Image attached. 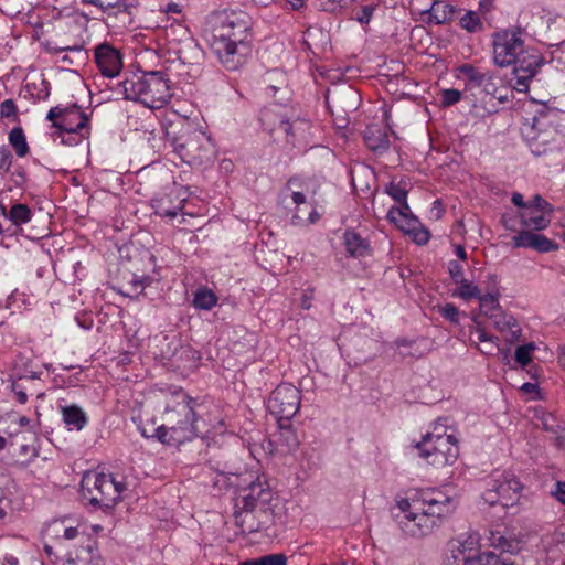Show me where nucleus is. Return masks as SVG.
Wrapping results in <instances>:
<instances>
[{"label":"nucleus","instance_id":"25","mask_svg":"<svg viewBox=\"0 0 565 565\" xmlns=\"http://www.w3.org/2000/svg\"><path fill=\"white\" fill-rule=\"evenodd\" d=\"M345 252L351 257H365L371 254V247L366 239L354 231H345L343 234Z\"/></svg>","mask_w":565,"mask_h":565},{"label":"nucleus","instance_id":"23","mask_svg":"<svg viewBox=\"0 0 565 565\" xmlns=\"http://www.w3.org/2000/svg\"><path fill=\"white\" fill-rule=\"evenodd\" d=\"M394 224L404 233L411 235L413 242L417 245H426L430 238L429 231L420 224L419 220L415 215L401 220Z\"/></svg>","mask_w":565,"mask_h":565},{"label":"nucleus","instance_id":"27","mask_svg":"<svg viewBox=\"0 0 565 565\" xmlns=\"http://www.w3.org/2000/svg\"><path fill=\"white\" fill-rule=\"evenodd\" d=\"M366 147L375 153H384L390 148L388 135L377 126H367L364 131Z\"/></svg>","mask_w":565,"mask_h":565},{"label":"nucleus","instance_id":"11","mask_svg":"<svg viewBox=\"0 0 565 565\" xmlns=\"http://www.w3.org/2000/svg\"><path fill=\"white\" fill-rule=\"evenodd\" d=\"M66 562L73 565H100L96 541L86 532L71 544L65 545Z\"/></svg>","mask_w":565,"mask_h":565},{"label":"nucleus","instance_id":"16","mask_svg":"<svg viewBox=\"0 0 565 565\" xmlns=\"http://www.w3.org/2000/svg\"><path fill=\"white\" fill-rule=\"evenodd\" d=\"M82 2L94 6L108 17H120L124 24L132 22V11L139 6V0H82Z\"/></svg>","mask_w":565,"mask_h":565},{"label":"nucleus","instance_id":"10","mask_svg":"<svg viewBox=\"0 0 565 565\" xmlns=\"http://www.w3.org/2000/svg\"><path fill=\"white\" fill-rule=\"evenodd\" d=\"M521 489V482L513 475H501L488 483L483 500L489 505L500 504L507 508L514 504Z\"/></svg>","mask_w":565,"mask_h":565},{"label":"nucleus","instance_id":"30","mask_svg":"<svg viewBox=\"0 0 565 565\" xmlns=\"http://www.w3.org/2000/svg\"><path fill=\"white\" fill-rule=\"evenodd\" d=\"M1 215L10 221L11 225L19 227L31 221L33 212L26 204L15 203L9 211L6 210V214Z\"/></svg>","mask_w":565,"mask_h":565},{"label":"nucleus","instance_id":"26","mask_svg":"<svg viewBox=\"0 0 565 565\" xmlns=\"http://www.w3.org/2000/svg\"><path fill=\"white\" fill-rule=\"evenodd\" d=\"M552 213L553 211L534 210L533 207L526 206V209L521 212L522 224L535 231L544 230L551 223Z\"/></svg>","mask_w":565,"mask_h":565},{"label":"nucleus","instance_id":"35","mask_svg":"<svg viewBox=\"0 0 565 565\" xmlns=\"http://www.w3.org/2000/svg\"><path fill=\"white\" fill-rule=\"evenodd\" d=\"M460 74L465 75L469 84L473 86H481L486 82V79H491V75L488 73H482L478 68H476L471 64H462L458 67Z\"/></svg>","mask_w":565,"mask_h":565},{"label":"nucleus","instance_id":"59","mask_svg":"<svg viewBox=\"0 0 565 565\" xmlns=\"http://www.w3.org/2000/svg\"><path fill=\"white\" fill-rule=\"evenodd\" d=\"M552 495L565 505V481H557L555 483V489L552 491Z\"/></svg>","mask_w":565,"mask_h":565},{"label":"nucleus","instance_id":"12","mask_svg":"<svg viewBox=\"0 0 565 565\" xmlns=\"http://www.w3.org/2000/svg\"><path fill=\"white\" fill-rule=\"evenodd\" d=\"M271 498L273 493L268 484L257 478L256 480L249 481L245 488L241 489L236 507L247 511H254L258 507L265 509Z\"/></svg>","mask_w":565,"mask_h":565},{"label":"nucleus","instance_id":"53","mask_svg":"<svg viewBox=\"0 0 565 565\" xmlns=\"http://www.w3.org/2000/svg\"><path fill=\"white\" fill-rule=\"evenodd\" d=\"M2 565H40L36 561L32 559H19L12 554H6L2 558Z\"/></svg>","mask_w":565,"mask_h":565},{"label":"nucleus","instance_id":"38","mask_svg":"<svg viewBox=\"0 0 565 565\" xmlns=\"http://www.w3.org/2000/svg\"><path fill=\"white\" fill-rule=\"evenodd\" d=\"M154 281L153 278L149 276L137 277L134 276L132 279L127 284L128 292L126 294L129 297H138L140 294H145V290L150 287V285Z\"/></svg>","mask_w":565,"mask_h":565},{"label":"nucleus","instance_id":"60","mask_svg":"<svg viewBox=\"0 0 565 565\" xmlns=\"http://www.w3.org/2000/svg\"><path fill=\"white\" fill-rule=\"evenodd\" d=\"M292 127L294 125L289 122V120H280L278 126L274 129L276 131H282L286 135L287 142H290V137L292 136Z\"/></svg>","mask_w":565,"mask_h":565},{"label":"nucleus","instance_id":"45","mask_svg":"<svg viewBox=\"0 0 565 565\" xmlns=\"http://www.w3.org/2000/svg\"><path fill=\"white\" fill-rule=\"evenodd\" d=\"M460 26L467 30L468 32H476L477 30L481 29L482 24L478 14L475 11H468L460 19Z\"/></svg>","mask_w":565,"mask_h":565},{"label":"nucleus","instance_id":"4","mask_svg":"<svg viewBox=\"0 0 565 565\" xmlns=\"http://www.w3.org/2000/svg\"><path fill=\"white\" fill-rule=\"evenodd\" d=\"M166 136L174 152L191 166H201L211 162L214 158L215 151L211 138L188 120L171 122L166 130Z\"/></svg>","mask_w":565,"mask_h":565},{"label":"nucleus","instance_id":"21","mask_svg":"<svg viewBox=\"0 0 565 565\" xmlns=\"http://www.w3.org/2000/svg\"><path fill=\"white\" fill-rule=\"evenodd\" d=\"M489 319L492 320L493 327L501 333H507L505 338L509 342H515L521 337V328L516 319L501 309L494 312Z\"/></svg>","mask_w":565,"mask_h":565},{"label":"nucleus","instance_id":"20","mask_svg":"<svg viewBox=\"0 0 565 565\" xmlns=\"http://www.w3.org/2000/svg\"><path fill=\"white\" fill-rule=\"evenodd\" d=\"M119 94L125 99L139 102L145 105V73H134L118 84Z\"/></svg>","mask_w":565,"mask_h":565},{"label":"nucleus","instance_id":"64","mask_svg":"<svg viewBox=\"0 0 565 565\" xmlns=\"http://www.w3.org/2000/svg\"><path fill=\"white\" fill-rule=\"evenodd\" d=\"M554 422L555 419L552 415H547L546 417H544L542 419L543 429L556 433L555 428L558 427V425H555Z\"/></svg>","mask_w":565,"mask_h":565},{"label":"nucleus","instance_id":"22","mask_svg":"<svg viewBox=\"0 0 565 565\" xmlns=\"http://www.w3.org/2000/svg\"><path fill=\"white\" fill-rule=\"evenodd\" d=\"M35 380H39V375L38 372L34 371L29 374L15 372L9 376L8 381L10 382V390L13 393L14 398L20 404H25L28 402L29 384H36Z\"/></svg>","mask_w":565,"mask_h":565},{"label":"nucleus","instance_id":"14","mask_svg":"<svg viewBox=\"0 0 565 565\" xmlns=\"http://www.w3.org/2000/svg\"><path fill=\"white\" fill-rule=\"evenodd\" d=\"M82 532L78 527L71 525L67 519H57L45 525L43 536L55 543V547L65 551V545L73 543Z\"/></svg>","mask_w":565,"mask_h":565},{"label":"nucleus","instance_id":"42","mask_svg":"<svg viewBox=\"0 0 565 565\" xmlns=\"http://www.w3.org/2000/svg\"><path fill=\"white\" fill-rule=\"evenodd\" d=\"M57 135L61 138L62 143L67 146H75L81 143L85 138L88 137L89 130H70L58 131Z\"/></svg>","mask_w":565,"mask_h":565},{"label":"nucleus","instance_id":"50","mask_svg":"<svg viewBox=\"0 0 565 565\" xmlns=\"http://www.w3.org/2000/svg\"><path fill=\"white\" fill-rule=\"evenodd\" d=\"M13 156L7 146L0 147V172L8 173L12 166Z\"/></svg>","mask_w":565,"mask_h":565},{"label":"nucleus","instance_id":"15","mask_svg":"<svg viewBox=\"0 0 565 565\" xmlns=\"http://www.w3.org/2000/svg\"><path fill=\"white\" fill-rule=\"evenodd\" d=\"M95 63L103 76L114 78L122 68V56L120 52L108 43L95 47Z\"/></svg>","mask_w":565,"mask_h":565},{"label":"nucleus","instance_id":"29","mask_svg":"<svg viewBox=\"0 0 565 565\" xmlns=\"http://www.w3.org/2000/svg\"><path fill=\"white\" fill-rule=\"evenodd\" d=\"M53 51L55 53L66 52L62 57V61L67 62L71 65L81 66L88 60V52L82 45L56 46Z\"/></svg>","mask_w":565,"mask_h":565},{"label":"nucleus","instance_id":"37","mask_svg":"<svg viewBox=\"0 0 565 565\" xmlns=\"http://www.w3.org/2000/svg\"><path fill=\"white\" fill-rule=\"evenodd\" d=\"M217 302L216 295L207 289V288H200L193 299V303L196 308L203 309V310H210L212 309Z\"/></svg>","mask_w":565,"mask_h":565},{"label":"nucleus","instance_id":"3","mask_svg":"<svg viewBox=\"0 0 565 565\" xmlns=\"http://www.w3.org/2000/svg\"><path fill=\"white\" fill-rule=\"evenodd\" d=\"M401 512L395 515L399 529L408 536L424 537L441 525L457 509L454 497L439 489H423L416 492L412 502H398Z\"/></svg>","mask_w":565,"mask_h":565},{"label":"nucleus","instance_id":"46","mask_svg":"<svg viewBox=\"0 0 565 565\" xmlns=\"http://www.w3.org/2000/svg\"><path fill=\"white\" fill-rule=\"evenodd\" d=\"M534 343H526L524 345H520L515 350V360L521 366L527 365L532 360V352L534 351Z\"/></svg>","mask_w":565,"mask_h":565},{"label":"nucleus","instance_id":"63","mask_svg":"<svg viewBox=\"0 0 565 565\" xmlns=\"http://www.w3.org/2000/svg\"><path fill=\"white\" fill-rule=\"evenodd\" d=\"M477 333H478V341L486 343V342H493V340H498V337L489 335L483 328H481L479 324L477 326Z\"/></svg>","mask_w":565,"mask_h":565},{"label":"nucleus","instance_id":"31","mask_svg":"<svg viewBox=\"0 0 565 565\" xmlns=\"http://www.w3.org/2000/svg\"><path fill=\"white\" fill-rule=\"evenodd\" d=\"M430 20L437 24H443L451 20L454 14V7L443 0H434L428 9Z\"/></svg>","mask_w":565,"mask_h":565},{"label":"nucleus","instance_id":"5","mask_svg":"<svg viewBox=\"0 0 565 565\" xmlns=\"http://www.w3.org/2000/svg\"><path fill=\"white\" fill-rule=\"evenodd\" d=\"M126 483L115 480L111 473L90 470L81 482V499L90 510L110 512L121 499Z\"/></svg>","mask_w":565,"mask_h":565},{"label":"nucleus","instance_id":"43","mask_svg":"<svg viewBox=\"0 0 565 565\" xmlns=\"http://www.w3.org/2000/svg\"><path fill=\"white\" fill-rule=\"evenodd\" d=\"M531 248L540 253H547L551 250H556L558 248V245L554 241L545 237L544 235L534 233Z\"/></svg>","mask_w":565,"mask_h":565},{"label":"nucleus","instance_id":"62","mask_svg":"<svg viewBox=\"0 0 565 565\" xmlns=\"http://www.w3.org/2000/svg\"><path fill=\"white\" fill-rule=\"evenodd\" d=\"M63 108L64 107L61 106L52 107L47 113L46 119L51 120L53 124L54 121L60 120L62 118Z\"/></svg>","mask_w":565,"mask_h":565},{"label":"nucleus","instance_id":"7","mask_svg":"<svg viewBox=\"0 0 565 565\" xmlns=\"http://www.w3.org/2000/svg\"><path fill=\"white\" fill-rule=\"evenodd\" d=\"M419 456L437 468L450 466L459 456V447L454 435L445 433V425L440 419L435 424L434 430L423 436L416 444Z\"/></svg>","mask_w":565,"mask_h":565},{"label":"nucleus","instance_id":"58","mask_svg":"<svg viewBox=\"0 0 565 565\" xmlns=\"http://www.w3.org/2000/svg\"><path fill=\"white\" fill-rule=\"evenodd\" d=\"M41 374L42 372H38L39 380H35L36 384H29L28 395H35L38 398H42L44 396L43 385L40 379Z\"/></svg>","mask_w":565,"mask_h":565},{"label":"nucleus","instance_id":"17","mask_svg":"<svg viewBox=\"0 0 565 565\" xmlns=\"http://www.w3.org/2000/svg\"><path fill=\"white\" fill-rule=\"evenodd\" d=\"M88 116L76 104L64 107L62 118L54 121V128L58 131L89 130Z\"/></svg>","mask_w":565,"mask_h":565},{"label":"nucleus","instance_id":"36","mask_svg":"<svg viewBox=\"0 0 565 565\" xmlns=\"http://www.w3.org/2000/svg\"><path fill=\"white\" fill-rule=\"evenodd\" d=\"M253 511L242 510V511H235V523L241 529L243 533H254L257 532L258 524L254 521V515L252 514Z\"/></svg>","mask_w":565,"mask_h":565},{"label":"nucleus","instance_id":"13","mask_svg":"<svg viewBox=\"0 0 565 565\" xmlns=\"http://www.w3.org/2000/svg\"><path fill=\"white\" fill-rule=\"evenodd\" d=\"M145 105L158 107L157 103H166L171 96L169 81L159 71L145 73Z\"/></svg>","mask_w":565,"mask_h":565},{"label":"nucleus","instance_id":"40","mask_svg":"<svg viewBox=\"0 0 565 565\" xmlns=\"http://www.w3.org/2000/svg\"><path fill=\"white\" fill-rule=\"evenodd\" d=\"M287 557L284 554H269L256 559H247L239 565H286Z\"/></svg>","mask_w":565,"mask_h":565},{"label":"nucleus","instance_id":"8","mask_svg":"<svg viewBox=\"0 0 565 565\" xmlns=\"http://www.w3.org/2000/svg\"><path fill=\"white\" fill-rule=\"evenodd\" d=\"M196 399L183 395L181 401L166 408V420L170 425L172 439L188 441L203 433L200 427Z\"/></svg>","mask_w":565,"mask_h":565},{"label":"nucleus","instance_id":"1","mask_svg":"<svg viewBox=\"0 0 565 565\" xmlns=\"http://www.w3.org/2000/svg\"><path fill=\"white\" fill-rule=\"evenodd\" d=\"M250 18L243 11H214L205 19L204 33L222 65L236 71L252 53Z\"/></svg>","mask_w":565,"mask_h":565},{"label":"nucleus","instance_id":"44","mask_svg":"<svg viewBox=\"0 0 565 565\" xmlns=\"http://www.w3.org/2000/svg\"><path fill=\"white\" fill-rule=\"evenodd\" d=\"M399 204V206H392L387 212V218L392 223H397L401 220L413 216L407 201H405V203Z\"/></svg>","mask_w":565,"mask_h":565},{"label":"nucleus","instance_id":"52","mask_svg":"<svg viewBox=\"0 0 565 565\" xmlns=\"http://www.w3.org/2000/svg\"><path fill=\"white\" fill-rule=\"evenodd\" d=\"M0 116L2 118H10L17 116V106L12 99H6L1 103Z\"/></svg>","mask_w":565,"mask_h":565},{"label":"nucleus","instance_id":"24","mask_svg":"<svg viewBox=\"0 0 565 565\" xmlns=\"http://www.w3.org/2000/svg\"><path fill=\"white\" fill-rule=\"evenodd\" d=\"M277 426L278 433L276 434V443L282 447V451H295L299 447L300 440L296 429L294 428L291 419H288L287 423L277 420Z\"/></svg>","mask_w":565,"mask_h":565},{"label":"nucleus","instance_id":"28","mask_svg":"<svg viewBox=\"0 0 565 565\" xmlns=\"http://www.w3.org/2000/svg\"><path fill=\"white\" fill-rule=\"evenodd\" d=\"M62 419L70 429L75 428L76 430H82L88 418L85 412L77 405H65L60 406Z\"/></svg>","mask_w":565,"mask_h":565},{"label":"nucleus","instance_id":"57","mask_svg":"<svg viewBox=\"0 0 565 565\" xmlns=\"http://www.w3.org/2000/svg\"><path fill=\"white\" fill-rule=\"evenodd\" d=\"M11 181L14 183L18 188H23L26 182V173L23 168H17L11 173Z\"/></svg>","mask_w":565,"mask_h":565},{"label":"nucleus","instance_id":"41","mask_svg":"<svg viewBox=\"0 0 565 565\" xmlns=\"http://www.w3.org/2000/svg\"><path fill=\"white\" fill-rule=\"evenodd\" d=\"M498 555L493 552L478 553L473 557H463V565H497Z\"/></svg>","mask_w":565,"mask_h":565},{"label":"nucleus","instance_id":"47","mask_svg":"<svg viewBox=\"0 0 565 565\" xmlns=\"http://www.w3.org/2000/svg\"><path fill=\"white\" fill-rule=\"evenodd\" d=\"M151 436L156 437L159 441L167 445H179L184 443L173 440L171 436L170 426L167 427L166 425L157 427Z\"/></svg>","mask_w":565,"mask_h":565},{"label":"nucleus","instance_id":"34","mask_svg":"<svg viewBox=\"0 0 565 565\" xmlns=\"http://www.w3.org/2000/svg\"><path fill=\"white\" fill-rule=\"evenodd\" d=\"M498 298H499L498 291H495V292L489 291L483 296L480 294V298H478L480 312L482 315L487 316L488 318H490L491 316L494 315V312L499 311L501 309V307H500Z\"/></svg>","mask_w":565,"mask_h":565},{"label":"nucleus","instance_id":"39","mask_svg":"<svg viewBox=\"0 0 565 565\" xmlns=\"http://www.w3.org/2000/svg\"><path fill=\"white\" fill-rule=\"evenodd\" d=\"M385 193H387L395 202L405 203L407 201V189L406 183L402 180L398 183L394 181L385 185Z\"/></svg>","mask_w":565,"mask_h":565},{"label":"nucleus","instance_id":"51","mask_svg":"<svg viewBox=\"0 0 565 565\" xmlns=\"http://www.w3.org/2000/svg\"><path fill=\"white\" fill-rule=\"evenodd\" d=\"M443 317L448 319L450 322L458 323L459 322V310L452 303H446L440 310Z\"/></svg>","mask_w":565,"mask_h":565},{"label":"nucleus","instance_id":"18","mask_svg":"<svg viewBox=\"0 0 565 565\" xmlns=\"http://www.w3.org/2000/svg\"><path fill=\"white\" fill-rule=\"evenodd\" d=\"M173 51L178 58L188 65L200 64L204 57L203 50L188 30L183 31V38L180 39L178 46Z\"/></svg>","mask_w":565,"mask_h":565},{"label":"nucleus","instance_id":"19","mask_svg":"<svg viewBox=\"0 0 565 565\" xmlns=\"http://www.w3.org/2000/svg\"><path fill=\"white\" fill-rule=\"evenodd\" d=\"M35 441L36 437L34 434L22 431L10 437L9 447L14 455L21 458L22 462H28L39 455Z\"/></svg>","mask_w":565,"mask_h":565},{"label":"nucleus","instance_id":"49","mask_svg":"<svg viewBox=\"0 0 565 565\" xmlns=\"http://www.w3.org/2000/svg\"><path fill=\"white\" fill-rule=\"evenodd\" d=\"M534 233L529 231H522L518 235L513 236L512 238V245L515 248L520 247H532V241H533Z\"/></svg>","mask_w":565,"mask_h":565},{"label":"nucleus","instance_id":"55","mask_svg":"<svg viewBox=\"0 0 565 565\" xmlns=\"http://www.w3.org/2000/svg\"><path fill=\"white\" fill-rule=\"evenodd\" d=\"M467 543L466 542H460V541H456L452 543V557L455 559H459L461 557V559L463 561V557H473V555H466V552H467Z\"/></svg>","mask_w":565,"mask_h":565},{"label":"nucleus","instance_id":"33","mask_svg":"<svg viewBox=\"0 0 565 565\" xmlns=\"http://www.w3.org/2000/svg\"><path fill=\"white\" fill-rule=\"evenodd\" d=\"M457 285V288L452 291L454 297H458L465 301H470L471 299L480 298L481 290L477 285L468 279L460 280Z\"/></svg>","mask_w":565,"mask_h":565},{"label":"nucleus","instance_id":"9","mask_svg":"<svg viewBox=\"0 0 565 565\" xmlns=\"http://www.w3.org/2000/svg\"><path fill=\"white\" fill-rule=\"evenodd\" d=\"M301 405V392L292 384L282 383L270 394L267 408L276 420L287 423L299 412Z\"/></svg>","mask_w":565,"mask_h":565},{"label":"nucleus","instance_id":"6","mask_svg":"<svg viewBox=\"0 0 565 565\" xmlns=\"http://www.w3.org/2000/svg\"><path fill=\"white\" fill-rule=\"evenodd\" d=\"M559 115L557 109L540 110L531 121L523 124V139L534 156H543L558 148L555 122Z\"/></svg>","mask_w":565,"mask_h":565},{"label":"nucleus","instance_id":"2","mask_svg":"<svg viewBox=\"0 0 565 565\" xmlns=\"http://www.w3.org/2000/svg\"><path fill=\"white\" fill-rule=\"evenodd\" d=\"M525 34L520 25L500 28L491 34L493 64L500 68L513 66L514 88L519 92L527 90L544 63L542 54L525 44Z\"/></svg>","mask_w":565,"mask_h":565},{"label":"nucleus","instance_id":"56","mask_svg":"<svg viewBox=\"0 0 565 565\" xmlns=\"http://www.w3.org/2000/svg\"><path fill=\"white\" fill-rule=\"evenodd\" d=\"M449 274L455 284H458L460 280L465 279L462 267L456 260L449 263Z\"/></svg>","mask_w":565,"mask_h":565},{"label":"nucleus","instance_id":"61","mask_svg":"<svg viewBox=\"0 0 565 565\" xmlns=\"http://www.w3.org/2000/svg\"><path fill=\"white\" fill-rule=\"evenodd\" d=\"M373 8L371 6H364L361 10V13L358 15V21L360 23H369L372 14H373Z\"/></svg>","mask_w":565,"mask_h":565},{"label":"nucleus","instance_id":"48","mask_svg":"<svg viewBox=\"0 0 565 565\" xmlns=\"http://www.w3.org/2000/svg\"><path fill=\"white\" fill-rule=\"evenodd\" d=\"M461 92L455 88L444 89L440 93V103L444 107L455 105L461 99Z\"/></svg>","mask_w":565,"mask_h":565},{"label":"nucleus","instance_id":"32","mask_svg":"<svg viewBox=\"0 0 565 565\" xmlns=\"http://www.w3.org/2000/svg\"><path fill=\"white\" fill-rule=\"evenodd\" d=\"M9 143L20 158L25 157L29 153V145L26 137L21 127H14L9 132Z\"/></svg>","mask_w":565,"mask_h":565},{"label":"nucleus","instance_id":"54","mask_svg":"<svg viewBox=\"0 0 565 565\" xmlns=\"http://www.w3.org/2000/svg\"><path fill=\"white\" fill-rule=\"evenodd\" d=\"M526 206L533 207L534 210L540 209L545 211H553V206L539 194H536L531 201H529Z\"/></svg>","mask_w":565,"mask_h":565}]
</instances>
